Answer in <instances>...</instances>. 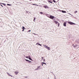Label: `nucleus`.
Listing matches in <instances>:
<instances>
[{
  "label": "nucleus",
  "instance_id": "f257e3e1",
  "mask_svg": "<svg viewBox=\"0 0 79 79\" xmlns=\"http://www.w3.org/2000/svg\"><path fill=\"white\" fill-rule=\"evenodd\" d=\"M43 46H44V47L45 48L47 49H48V50H50V47H48V46L45 45H43Z\"/></svg>",
  "mask_w": 79,
  "mask_h": 79
},
{
  "label": "nucleus",
  "instance_id": "f03ea898",
  "mask_svg": "<svg viewBox=\"0 0 79 79\" xmlns=\"http://www.w3.org/2000/svg\"><path fill=\"white\" fill-rule=\"evenodd\" d=\"M49 18H50V19H54V18H55V17L54 16L50 15V17H48Z\"/></svg>",
  "mask_w": 79,
  "mask_h": 79
},
{
  "label": "nucleus",
  "instance_id": "7ed1b4c3",
  "mask_svg": "<svg viewBox=\"0 0 79 79\" xmlns=\"http://www.w3.org/2000/svg\"><path fill=\"white\" fill-rule=\"evenodd\" d=\"M68 23H69V24H70V25H73V24H76L73 23V22H68Z\"/></svg>",
  "mask_w": 79,
  "mask_h": 79
},
{
  "label": "nucleus",
  "instance_id": "20e7f679",
  "mask_svg": "<svg viewBox=\"0 0 79 79\" xmlns=\"http://www.w3.org/2000/svg\"><path fill=\"white\" fill-rule=\"evenodd\" d=\"M25 60L27 61H28V63H32V62L31 61H30L29 60H27V59H25Z\"/></svg>",
  "mask_w": 79,
  "mask_h": 79
},
{
  "label": "nucleus",
  "instance_id": "39448f33",
  "mask_svg": "<svg viewBox=\"0 0 79 79\" xmlns=\"http://www.w3.org/2000/svg\"><path fill=\"white\" fill-rule=\"evenodd\" d=\"M45 8H49V7L47 6H43Z\"/></svg>",
  "mask_w": 79,
  "mask_h": 79
},
{
  "label": "nucleus",
  "instance_id": "423d86ee",
  "mask_svg": "<svg viewBox=\"0 0 79 79\" xmlns=\"http://www.w3.org/2000/svg\"><path fill=\"white\" fill-rule=\"evenodd\" d=\"M63 25L65 27H66V23L64 22Z\"/></svg>",
  "mask_w": 79,
  "mask_h": 79
},
{
  "label": "nucleus",
  "instance_id": "0eeeda50",
  "mask_svg": "<svg viewBox=\"0 0 79 79\" xmlns=\"http://www.w3.org/2000/svg\"><path fill=\"white\" fill-rule=\"evenodd\" d=\"M7 74L9 76H11L12 77H13V76L12 75H11L10 73H7Z\"/></svg>",
  "mask_w": 79,
  "mask_h": 79
},
{
  "label": "nucleus",
  "instance_id": "6e6552de",
  "mask_svg": "<svg viewBox=\"0 0 79 79\" xmlns=\"http://www.w3.org/2000/svg\"><path fill=\"white\" fill-rule=\"evenodd\" d=\"M28 58L29 60H31V61H32V59L30 57V56L29 55L28 56Z\"/></svg>",
  "mask_w": 79,
  "mask_h": 79
},
{
  "label": "nucleus",
  "instance_id": "1a4fd4ad",
  "mask_svg": "<svg viewBox=\"0 0 79 79\" xmlns=\"http://www.w3.org/2000/svg\"><path fill=\"white\" fill-rule=\"evenodd\" d=\"M22 29H23V30H22V31H24V29H26V28H25L23 26L22 27Z\"/></svg>",
  "mask_w": 79,
  "mask_h": 79
},
{
  "label": "nucleus",
  "instance_id": "9d476101",
  "mask_svg": "<svg viewBox=\"0 0 79 79\" xmlns=\"http://www.w3.org/2000/svg\"><path fill=\"white\" fill-rule=\"evenodd\" d=\"M54 22H55V23H56V24H58V23H58V22L56 21L55 20H54Z\"/></svg>",
  "mask_w": 79,
  "mask_h": 79
},
{
  "label": "nucleus",
  "instance_id": "9b49d317",
  "mask_svg": "<svg viewBox=\"0 0 79 79\" xmlns=\"http://www.w3.org/2000/svg\"><path fill=\"white\" fill-rule=\"evenodd\" d=\"M38 44V45H40V46H42V45L39 44V43H37L36 45H37Z\"/></svg>",
  "mask_w": 79,
  "mask_h": 79
},
{
  "label": "nucleus",
  "instance_id": "f8f14e48",
  "mask_svg": "<svg viewBox=\"0 0 79 79\" xmlns=\"http://www.w3.org/2000/svg\"><path fill=\"white\" fill-rule=\"evenodd\" d=\"M40 66H39L36 69V70H37V69H39L40 68Z\"/></svg>",
  "mask_w": 79,
  "mask_h": 79
},
{
  "label": "nucleus",
  "instance_id": "ddd939ff",
  "mask_svg": "<svg viewBox=\"0 0 79 79\" xmlns=\"http://www.w3.org/2000/svg\"><path fill=\"white\" fill-rule=\"evenodd\" d=\"M15 74L16 75H17V74H18V73H19V72H18L16 71V72H15Z\"/></svg>",
  "mask_w": 79,
  "mask_h": 79
},
{
  "label": "nucleus",
  "instance_id": "4468645a",
  "mask_svg": "<svg viewBox=\"0 0 79 79\" xmlns=\"http://www.w3.org/2000/svg\"><path fill=\"white\" fill-rule=\"evenodd\" d=\"M0 4H2V5H3L4 6L6 5V4L3 3H0Z\"/></svg>",
  "mask_w": 79,
  "mask_h": 79
},
{
  "label": "nucleus",
  "instance_id": "2eb2a0df",
  "mask_svg": "<svg viewBox=\"0 0 79 79\" xmlns=\"http://www.w3.org/2000/svg\"><path fill=\"white\" fill-rule=\"evenodd\" d=\"M62 13H66V11H63V10H62Z\"/></svg>",
  "mask_w": 79,
  "mask_h": 79
},
{
  "label": "nucleus",
  "instance_id": "dca6fc26",
  "mask_svg": "<svg viewBox=\"0 0 79 79\" xmlns=\"http://www.w3.org/2000/svg\"><path fill=\"white\" fill-rule=\"evenodd\" d=\"M32 5H36V6H39V5H37L35 4H32Z\"/></svg>",
  "mask_w": 79,
  "mask_h": 79
},
{
  "label": "nucleus",
  "instance_id": "f3484780",
  "mask_svg": "<svg viewBox=\"0 0 79 79\" xmlns=\"http://www.w3.org/2000/svg\"><path fill=\"white\" fill-rule=\"evenodd\" d=\"M40 13L41 14V15H43V12H40Z\"/></svg>",
  "mask_w": 79,
  "mask_h": 79
},
{
  "label": "nucleus",
  "instance_id": "a211bd4d",
  "mask_svg": "<svg viewBox=\"0 0 79 79\" xmlns=\"http://www.w3.org/2000/svg\"><path fill=\"white\" fill-rule=\"evenodd\" d=\"M48 2L51 3H53V2L51 1H48Z\"/></svg>",
  "mask_w": 79,
  "mask_h": 79
},
{
  "label": "nucleus",
  "instance_id": "6ab92c4d",
  "mask_svg": "<svg viewBox=\"0 0 79 79\" xmlns=\"http://www.w3.org/2000/svg\"><path fill=\"white\" fill-rule=\"evenodd\" d=\"M42 64H46V63H44V62H42Z\"/></svg>",
  "mask_w": 79,
  "mask_h": 79
},
{
  "label": "nucleus",
  "instance_id": "aec40b11",
  "mask_svg": "<svg viewBox=\"0 0 79 79\" xmlns=\"http://www.w3.org/2000/svg\"><path fill=\"white\" fill-rule=\"evenodd\" d=\"M77 13V11H75L74 13Z\"/></svg>",
  "mask_w": 79,
  "mask_h": 79
},
{
  "label": "nucleus",
  "instance_id": "412c9836",
  "mask_svg": "<svg viewBox=\"0 0 79 79\" xmlns=\"http://www.w3.org/2000/svg\"><path fill=\"white\" fill-rule=\"evenodd\" d=\"M35 18H34V19L33 20L34 22H35Z\"/></svg>",
  "mask_w": 79,
  "mask_h": 79
},
{
  "label": "nucleus",
  "instance_id": "4be33fe9",
  "mask_svg": "<svg viewBox=\"0 0 79 79\" xmlns=\"http://www.w3.org/2000/svg\"><path fill=\"white\" fill-rule=\"evenodd\" d=\"M53 2H54V3H56V1H55V0H53Z\"/></svg>",
  "mask_w": 79,
  "mask_h": 79
},
{
  "label": "nucleus",
  "instance_id": "5701e85b",
  "mask_svg": "<svg viewBox=\"0 0 79 79\" xmlns=\"http://www.w3.org/2000/svg\"><path fill=\"white\" fill-rule=\"evenodd\" d=\"M59 26H60V23H58V27H59Z\"/></svg>",
  "mask_w": 79,
  "mask_h": 79
},
{
  "label": "nucleus",
  "instance_id": "b1692460",
  "mask_svg": "<svg viewBox=\"0 0 79 79\" xmlns=\"http://www.w3.org/2000/svg\"><path fill=\"white\" fill-rule=\"evenodd\" d=\"M26 58H29V57H28V56H26Z\"/></svg>",
  "mask_w": 79,
  "mask_h": 79
},
{
  "label": "nucleus",
  "instance_id": "393cba45",
  "mask_svg": "<svg viewBox=\"0 0 79 79\" xmlns=\"http://www.w3.org/2000/svg\"><path fill=\"white\" fill-rule=\"evenodd\" d=\"M7 5H8V6H10V4H7Z\"/></svg>",
  "mask_w": 79,
  "mask_h": 79
},
{
  "label": "nucleus",
  "instance_id": "a878e982",
  "mask_svg": "<svg viewBox=\"0 0 79 79\" xmlns=\"http://www.w3.org/2000/svg\"><path fill=\"white\" fill-rule=\"evenodd\" d=\"M0 5H1V6H2V7H3L2 5L0 4Z\"/></svg>",
  "mask_w": 79,
  "mask_h": 79
},
{
  "label": "nucleus",
  "instance_id": "bb28decb",
  "mask_svg": "<svg viewBox=\"0 0 79 79\" xmlns=\"http://www.w3.org/2000/svg\"><path fill=\"white\" fill-rule=\"evenodd\" d=\"M33 34H34V35H36V34L34 33H33Z\"/></svg>",
  "mask_w": 79,
  "mask_h": 79
},
{
  "label": "nucleus",
  "instance_id": "cd10ccee",
  "mask_svg": "<svg viewBox=\"0 0 79 79\" xmlns=\"http://www.w3.org/2000/svg\"><path fill=\"white\" fill-rule=\"evenodd\" d=\"M42 60H43V58H44V57H42Z\"/></svg>",
  "mask_w": 79,
  "mask_h": 79
},
{
  "label": "nucleus",
  "instance_id": "c85d7f7f",
  "mask_svg": "<svg viewBox=\"0 0 79 79\" xmlns=\"http://www.w3.org/2000/svg\"><path fill=\"white\" fill-rule=\"evenodd\" d=\"M28 32H31V30H29V31H28Z\"/></svg>",
  "mask_w": 79,
  "mask_h": 79
},
{
  "label": "nucleus",
  "instance_id": "c756f323",
  "mask_svg": "<svg viewBox=\"0 0 79 79\" xmlns=\"http://www.w3.org/2000/svg\"><path fill=\"white\" fill-rule=\"evenodd\" d=\"M45 61V59H44L43 61Z\"/></svg>",
  "mask_w": 79,
  "mask_h": 79
},
{
  "label": "nucleus",
  "instance_id": "7c9ffc66",
  "mask_svg": "<svg viewBox=\"0 0 79 79\" xmlns=\"http://www.w3.org/2000/svg\"><path fill=\"white\" fill-rule=\"evenodd\" d=\"M43 65H44V64H42V66H43Z\"/></svg>",
  "mask_w": 79,
  "mask_h": 79
},
{
  "label": "nucleus",
  "instance_id": "2f4dec72",
  "mask_svg": "<svg viewBox=\"0 0 79 79\" xmlns=\"http://www.w3.org/2000/svg\"><path fill=\"white\" fill-rule=\"evenodd\" d=\"M49 0L51 1V0Z\"/></svg>",
  "mask_w": 79,
  "mask_h": 79
}]
</instances>
